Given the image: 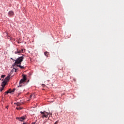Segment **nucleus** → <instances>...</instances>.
Here are the masks:
<instances>
[{
	"label": "nucleus",
	"mask_w": 124,
	"mask_h": 124,
	"mask_svg": "<svg viewBox=\"0 0 124 124\" xmlns=\"http://www.w3.org/2000/svg\"><path fill=\"white\" fill-rule=\"evenodd\" d=\"M46 123H48V120H46L45 122H44V124H46Z\"/></svg>",
	"instance_id": "21"
},
{
	"label": "nucleus",
	"mask_w": 124,
	"mask_h": 124,
	"mask_svg": "<svg viewBox=\"0 0 124 124\" xmlns=\"http://www.w3.org/2000/svg\"><path fill=\"white\" fill-rule=\"evenodd\" d=\"M13 66L14 67V68H18V66H17V64H16V65H14V63L13 64Z\"/></svg>",
	"instance_id": "14"
},
{
	"label": "nucleus",
	"mask_w": 124,
	"mask_h": 124,
	"mask_svg": "<svg viewBox=\"0 0 124 124\" xmlns=\"http://www.w3.org/2000/svg\"><path fill=\"white\" fill-rule=\"evenodd\" d=\"M42 87H45V86H46V85H45V84H42Z\"/></svg>",
	"instance_id": "23"
},
{
	"label": "nucleus",
	"mask_w": 124,
	"mask_h": 124,
	"mask_svg": "<svg viewBox=\"0 0 124 124\" xmlns=\"http://www.w3.org/2000/svg\"><path fill=\"white\" fill-rule=\"evenodd\" d=\"M7 108H8V106L7 107Z\"/></svg>",
	"instance_id": "30"
},
{
	"label": "nucleus",
	"mask_w": 124,
	"mask_h": 124,
	"mask_svg": "<svg viewBox=\"0 0 124 124\" xmlns=\"http://www.w3.org/2000/svg\"><path fill=\"white\" fill-rule=\"evenodd\" d=\"M23 124H26V123H23Z\"/></svg>",
	"instance_id": "29"
},
{
	"label": "nucleus",
	"mask_w": 124,
	"mask_h": 124,
	"mask_svg": "<svg viewBox=\"0 0 124 124\" xmlns=\"http://www.w3.org/2000/svg\"><path fill=\"white\" fill-rule=\"evenodd\" d=\"M4 77H5V76L4 75L1 76V78H4Z\"/></svg>",
	"instance_id": "18"
},
{
	"label": "nucleus",
	"mask_w": 124,
	"mask_h": 124,
	"mask_svg": "<svg viewBox=\"0 0 124 124\" xmlns=\"http://www.w3.org/2000/svg\"><path fill=\"white\" fill-rule=\"evenodd\" d=\"M10 76H11V75H9L6 78H5V82H8L9 81V79H10Z\"/></svg>",
	"instance_id": "7"
},
{
	"label": "nucleus",
	"mask_w": 124,
	"mask_h": 124,
	"mask_svg": "<svg viewBox=\"0 0 124 124\" xmlns=\"http://www.w3.org/2000/svg\"><path fill=\"white\" fill-rule=\"evenodd\" d=\"M23 60H24V55H22L21 57H18L16 60H14L15 62L14 65H16V64H21Z\"/></svg>",
	"instance_id": "1"
},
{
	"label": "nucleus",
	"mask_w": 124,
	"mask_h": 124,
	"mask_svg": "<svg viewBox=\"0 0 124 124\" xmlns=\"http://www.w3.org/2000/svg\"><path fill=\"white\" fill-rule=\"evenodd\" d=\"M23 49H21V50H18L17 51L15 52V54H17V55H19V54H21V53H23Z\"/></svg>",
	"instance_id": "8"
},
{
	"label": "nucleus",
	"mask_w": 124,
	"mask_h": 124,
	"mask_svg": "<svg viewBox=\"0 0 124 124\" xmlns=\"http://www.w3.org/2000/svg\"><path fill=\"white\" fill-rule=\"evenodd\" d=\"M13 92V93H14L15 92V91H16V89L15 88H14L13 90H12Z\"/></svg>",
	"instance_id": "20"
},
{
	"label": "nucleus",
	"mask_w": 124,
	"mask_h": 124,
	"mask_svg": "<svg viewBox=\"0 0 124 124\" xmlns=\"http://www.w3.org/2000/svg\"><path fill=\"white\" fill-rule=\"evenodd\" d=\"M11 60H12L13 61V62H15V61H14L15 60L13 59V58H11Z\"/></svg>",
	"instance_id": "24"
},
{
	"label": "nucleus",
	"mask_w": 124,
	"mask_h": 124,
	"mask_svg": "<svg viewBox=\"0 0 124 124\" xmlns=\"http://www.w3.org/2000/svg\"><path fill=\"white\" fill-rule=\"evenodd\" d=\"M26 80H27V77L26 76H24L23 77V78L21 79L19 82V86L23 87V86H24V83L26 82Z\"/></svg>",
	"instance_id": "2"
},
{
	"label": "nucleus",
	"mask_w": 124,
	"mask_h": 124,
	"mask_svg": "<svg viewBox=\"0 0 124 124\" xmlns=\"http://www.w3.org/2000/svg\"><path fill=\"white\" fill-rule=\"evenodd\" d=\"M31 124H35V122H33Z\"/></svg>",
	"instance_id": "27"
},
{
	"label": "nucleus",
	"mask_w": 124,
	"mask_h": 124,
	"mask_svg": "<svg viewBox=\"0 0 124 124\" xmlns=\"http://www.w3.org/2000/svg\"><path fill=\"white\" fill-rule=\"evenodd\" d=\"M17 66L20 67L21 69H23L24 68V66H21V65H17Z\"/></svg>",
	"instance_id": "11"
},
{
	"label": "nucleus",
	"mask_w": 124,
	"mask_h": 124,
	"mask_svg": "<svg viewBox=\"0 0 124 124\" xmlns=\"http://www.w3.org/2000/svg\"><path fill=\"white\" fill-rule=\"evenodd\" d=\"M31 97H32V95H30V98H31Z\"/></svg>",
	"instance_id": "26"
},
{
	"label": "nucleus",
	"mask_w": 124,
	"mask_h": 124,
	"mask_svg": "<svg viewBox=\"0 0 124 124\" xmlns=\"http://www.w3.org/2000/svg\"><path fill=\"white\" fill-rule=\"evenodd\" d=\"M4 89V87H2L1 88H0V92H2L3 90Z\"/></svg>",
	"instance_id": "15"
},
{
	"label": "nucleus",
	"mask_w": 124,
	"mask_h": 124,
	"mask_svg": "<svg viewBox=\"0 0 124 124\" xmlns=\"http://www.w3.org/2000/svg\"><path fill=\"white\" fill-rule=\"evenodd\" d=\"M49 119H50V116H49L48 118V120H49Z\"/></svg>",
	"instance_id": "28"
},
{
	"label": "nucleus",
	"mask_w": 124,
	"mask_h": 124,
	"mask_svg": "<svg viewBox=\"0 0 124 124\" xmlns=\"http://www.w3.org/2000/svg\"><path fill=\"white\" fill-rule=\"evenodd\" d=\"M21 103H17L16 104V106H21Z\"/></svg>",
	"instance_id": "17"
},
{
	"label": "nucleus",
	"mask_w": 124,
	"mask_h": 124,
	"mask_svg": "<svg viewBox=\"0 0 124 124\" xmlns=\"http://www.w3.org/2000/svg\"><path fill=\"white\" fill-rule=\"evenodd\" d=\"M48 113H49V115H50V116H52V115H53L52 113L48 112Z\"/></svg>",
	"instance_id": "22"
},
{
	"label": "nucleus",
	"mask_w": 124,
	"mask_h": 124,
	"mask_svg": "<svg viewBox=\"0 0 124 124\" xmlns=\"http://www.w3.org/2000/svg\"><path fill=\"white\" fill-rule=\"evenodd\" d=\"M8 16L10 17H12V16H14V12H13V11H10L8 13Z\"/></svg>",
	"instance_id": "5"
},
{
	"label": "nucleus",
	"mask_w": 124,
	"mask_h": 124,
	"mask_svg": "<svg viewBox=\"0 0 124 124\" xmlns=\"http://www.w3.org/2000/svg\"><path fill=\"white\" fill-rule=\"evenodd\" d=\"M13 69L11 70V71L10 73V75H11L12 73L14 72V66H13Z\"/></svg>",
	"instance_id": "12"
},
{
	"label": "nucleus",
	"mask_w": 124,
	"mask_h": 124,
	"mask_svg": "<svg viewBox=\"0 0 124 124\" xmlns=\"http://www.w3.org/2000/svg\"><path fill=\"white\" fill-rule=\"evenodd\" d=\"M23 109V108L19 107V108H16V110H22Z\"/></svg>",
	"instance_id": "16"
},
{
	"label": "nucleus",
	"mask_w": 124,
	"mask_h": 124,
	"mask_svg": "<svg viewBox=\"0 0 124 124\" xmlns=\"http://www.w3.org/2000/svg\"><path fill=\"white\" fill-rule=\"evenodd\" d=\"M17 69H18V68H14L15 72H17Z\"/></svg>",
	"instance_id": "19"
},
{
	"label": "nucleus",
	"mask_w": 124,
	"mask_h": 124,
	"mask_svg": "<svg viewBox=\"0 0 124 124\" xmlns=\"http://www.w3.org/2000/svg\"><path fill=\"white\" fill-rule=\"evenodd\" d=\"M6 85V81H4L2 82L1 84V87H3L4 88V87H5V85Z\"/></svg>",
	"instance_id": "9"
},
{
	"label": "nucleus",
	"mask_w": 124,
	"mask_h": 124,
	"mask_svg": "<svg viewBox=\"0 0 124 124\" xmlns=\"http://www.w3.org/2000/svg\"><path fill=\"white\" fill-rule=\"evenodd\" d=\"M40 113L41 118H48V116L49 115V112L44 111L43 112L41 111Z\"/></svg>",
	"instance_id": "3"
},
{
	"label": "nucleus",
	"mask_w": 124,
	"mask_h": 124,
	"mask_svg": "<svg viewBox=\"0 0 124 124\" xmlns=\"http://www.w3.org/2000/svg\"><path fill=\"white\" fill-rule=\"evenodd\" d=\"M23 86H20V85H18V88L16 89L17 92H18V93H21L22 92V90H21V88H22Z\"/></svg>",
	"instance_id": "6"
},
{
	"label": "nucleus",
	"mask_w": 124,
	"mask_h": 124,
	"mask_svg": "<svg viewBox=\"0 0 124 124\" xmlns=\"http://www.w3.org/2000/svg\"><path fill=\"white\" fill-rule=\"evenodd\" d=\"M16 120H18L19 122H23L24 121H25V120H26V118H25V117L24 116H22L21 117H16Z\"/></svg>",
	"instance_id": "4"
},
{
	"label": "nucleus",
	"mask_w": 124,
	"mask_h": 124,
	"mask_svg": "<svg viewBox=\"0 0 124 124\" xmlns=\"http://www.w3.org/2000/svg\"><path fill=\"white\" fill-rule=\"evenodd\" d=\"M58 121H56L54 124H58Z\"/></svg>",
	"instance_id": "25"
},
{
	"label": "nucleus",
	"mask_w": 124,
	"mask_h": 124,
	"mask_svg": "<svg viewBox=\"0 0 124 124\" xmlns=\"http://www.w3.org/2000/svg\"><path fill=\"white\" fill-rule=\"evenodd\" d=\"M45 56H46V57H48V55H49V52H47V51H46L45 53H44Z\"/></svg>",
	"instance_id": "13"
},
{
	"label": "nucleus",
	"mask_w": 124,
	"mask_h": 124,
	"mask_svg": "<svg viewBox=\"0 0 124 124\" xmlns=\"http://www.w3.org/2000/svg\"><path fill=\"white\" fill-rule=\"evenodd\" d=\"M13 92L11 89L8 90L7 92H5V93H12Z\"/></svg>",
	"instance_id": "10"
}]
</instances>
